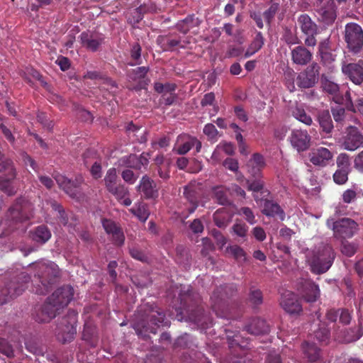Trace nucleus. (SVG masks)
Listing matches in <instances>:
<instances>
[{"label": "nucleus", "mask_w": 363, "mask_h": 363, "mask_svg": "<svg viewBox=\"0 0 363 363\" xmlns=\"http://www.w3.org/2000/svg\"><path fill=\"white\" fill-rule=\"evenodd\" d=\"M138 320L133 323V328L138 335L145 337V333H157V327L163 323L164 314L159 311L156 307L145 304L138 310Z\"/></svg>", "instance_id": "1"}, {"label": "nucleus", "mask_w": 363, "mask_h": 363, "mask_svg": "<svg viewBox=\"0 0 363 363\" xmlns=\"http://www.w3.org/2000/svg\"><path fill=\"white\" fill-rule=\"evenodd\" d=\"M306 258L311 272L315 274H321L331 267L335 254L330 245L321 243L313 250L308 251Z\"/></svg>", "instance_id": "2"}, {"label": "nucleus", "mask_w": 363, "mask_h": 363, "mask_svg": "<svg viewBox=\"0 0 363 363\" xmlns=\"http://www.w3.org/2000/svg\"><path fill=\"white\" fill-rule=\"evenodd\" d=\"M30 267L35 272V277L38 279L41 286L38 284L35 293L43 294L48 291L49 286L53 283L54 279L59 275V268L54 262H39L33 263Z\"/></svg>", "instance_id": "3"}, {"label": "nucleus", "mask_w": 363, "mask_h": 363, "mask_svg": "<svg viewBox=\"0 0 363 363\" xmlns=\"http://www.w3.org/2000/svg\"><path fill=\"white\" fill-rule=\"evenodd\" d=\"M32 211L33 206L29 201L24 199H18L9 208L6 216L11 228L25 231L28 225L23 223L30 218Z\"/></svg>", "instance_id": "4"}, {"label": "nucleus", "mask_w": 363, "mask_h": 363, "mask_svg": "<svg viewBox=\"0 0 363 363\" xmlns=\"http://www.w3.org/2000/svg\"><path fill=\"white\" fill-rule=\"evenodd\" d=\"M227 290L230 291V295H232L236 291V287L233 284L220 286L213 292L211 301L212 309L218 317L230 319L234 316L229 308L228 304L225 301V296L228 295Z\"/></svg>", "instance_id": "5"}, {"label": "nucleus", "mask_w": 363, "mask_h": 363, "mask_svg": "<svg viewBox=\"0 0 363 363\" xmlns=\"http://www.w3.org/2000/svg\"><path fill=\"white\" fill-rule=\"evenodd\" d=\"M326 224L329 228L333 230L334 237L337 239L350 238L359 230L357 223L349 218H343L337 220L334 218H329Z\"/></svg>", "instance_id": "6"}, {"label": "nucleus", "mask_w": 363, "mask_h": 363, "mask_svg": "<svg viewBox=\"0 0 363 363\" xmlns=\"http://www.w3.org/2000/svg\"><path fill=\"white\" fill-rule=\"evenodd\" d=\"M345 40L348 50L355 54L363 48V29L356 23H347L345 28Z\"/></svg>", "instance_id": "7"}, {"label": "nucleus", "mask_w": 363, "mask_h": 363, "mask_svg": "<svg viewBox=\"0 0 363 363\" xmlns=\"http://www.w3.org/2000/svg\"><path fill=\"white\" fill-rule=\"evenodd\" d=\"M297 22L301 32L306 36L304 40L305 45L315 47L317 44L315 36L318 30L317 24L306 13L300 15Z\"/></svg>", "instance_id": "8"}, {"label": "nucleus", "mask_w": 363, "mask_h": 363, "mask_svg": "<svg viewBox=\"0 0 363 363\" xmlns=\"http://www.w3.org/2000/svg\"><path fill=\"white\" fill-rule=\"evenodd\" d=\"M106 189L113 194L117 200H121L128 194V189L121 184L115 168L109 169L104 177Z\"/></svg>", "instance_id": "9"}, {"label": "nucleus", "mask_w": 363, "mask_h": 363, "mask_svg": "<svg viewBox=\"0 0 363 363\" xmlns=\"http://www.w3.org/2000/svg\"><path fill=\"white\" fill-rule=\"evenodd\" d=\"M74 296V289L69 285L63 286L57 289L55 292L48 298L50 303L55 308H58V311L67 306L72 301Z\"/></svg>", "instance_id": "10"}, {"label": "nucleus", "mask_w": 363, "mask_h": 363, "mask_svg": "<svg viewBox=\"0 0 363 363\" xmlns=\"http://www.w3.org/2000/svg\"><path fill=\"white\" fill-rule=\"evenodd\" d=\"M76 315L72 317H66L62 319V322L57 327L56 332L59 340L63 343L70 342L76 333Z\"/></svg>", "instance_id": "11"}, {"label": "nucleus", "mask_w": 363, "mask_h": 363, "mask_svg": "<svg viewBox=\"0 0 363 363\" xmlns=\"http://www.w3.org/2000/svg\"><path fill=\"white\" fill-rule=\"evenodd\" d=\"M54 178L59 186L62 188L66 194L72 198H79L78 196L80 193L79 186L83 182L82 177H77L75 181H72L62 174H57L54 175Z\"/></svg>", "instance_id": "12"}, {"label": "nucleus", "mask_w": 363, "mask_h": 363, "mask_svg": "<svg viewBox=\"0 0 363 363\" xmlns=\"http://www.w3.org/2000/svg\"><path fill=\"white\" fill-rule=\"evenodd\" d=\"M319 66L317 63H313L306 67L303 72H301L297 78V85L303 89H308L313 86L317 82L318 76Z\"/></svg>", "instance_id": "13"}, {"label": "nucleus", "mask_w": 363, "mask_h": 363, "mask_svg": "<svg viewBox=\"0 0 363 363\" xmlns=\"http://www.w3.org/2000/svg\"><path fill=\"white\" fill-rule=\"evenodd\" d=\"M341 147L352 152L363 147V135L357 128L350 126L343 138Z\"/></svg>", "instance_id": "14"}, {"label": "nucleus", "mask_w": 363, "mask_h": 363, "mask_svg": "<svg viewBox=\"0 0 363 363\" xmlns=\"http://www.w3.org/2000/svg\"><path fill=\"white\" fill-rule=\"evenodd\" d=\"M297 289L307 302H315L320 296L318 286L310 279H301Z\"/></svg>", "instance_id": "15"}, {"label": "nucleus", "mask_w": 363, "mask_h": 363, "mask_svg": "<svg viewBox=\"0 0 363 363\" xmlns=\"http://www.w3.org/2000/svg\"><path fill=\"white\" fill-rule=\"evenodd\" d=\"M291 145L298 152H303L310 147L311 136L307 130L294 129L289 138Z\"/></svg>", "instance_id": "16"}, {"label": "nucleus", "mask_w": 363, "mask_h": 363, "mask_svg": "<svg viewBox=\"0 0 363 363\" xmlns=\"http://www.w3.org/2000/svg\"><path fill=\"white\" fill-rule=\"evenodd\" d=\"M79 38L82 46L91 52L97 51L104 42L102 34L89 31L82 32Z\"/></svg>", "instance_id": "17"}, {"label": "nucleus", "mask_w": 363, "mask_h": 363, "mask_svg": "<svg viewBox=\"0 0 363 363\" xmlns=\"http://www.w3.org/2000/svg\"><path fill=\"white\" fill-rule=\"evenodd\" d=\"M30 277L28 274L23 272L21 273L18 278L17 281H12L9 284L8 288L6 289L7 294L6 296L11 298H16L27 289V284L30 281ZM4 295H6L4 291H2Z\"/></svg>", "instance_id": "18"}, {"label": "nucleus", "mask_w": 363, "mask_h": 363, "mask_svg": "<svg viewBox=\"0 0 363 363\" xmlns=\"http://www.w3.org/2000/svg\"><path fill=\"white\" fill-rule=\"evenodd\" d=\"M333 159V152L326 147H320L313 150L309 154L310 162L315 166L324 167Z\"/></svg>", "instance_id": "19"}, {"label": "nucleus", "mask_w": 363, "mask_h": 363, "mask_svg": "<svg viewBox=\"0 0 363 363\" xmlns=\"http://www.w3.org/2000/svg\"><path fill=\"white\" fill-rule=\"evenodd\" d=\"M280 305L289 314H298L302 311V306L296 295L290 291L282 295Z\"/></svg>", "instance_id": "20"}, {"label": "nucleus", "mask_w": 363, "mask_h": 363, "mask_svg": "<svg viewBox=\"0 0 363 363\" xmlns=\"http://www.w3.org/2000/svg\"><path fill=\"white\" fill-rule=\"evenodd\" d=\"M362 64V60H359L358 63L345 65L342 67V71L353 83L360 84L363 82Z\"/></svg>", "instance_id": "21"}, {"label": "nucleus", "mask_w": 363, "mask_h": 363, "mask_svg": "<svg viewBox=\"0 0 363 363\" xmlns=\"http://www.w3.org/2000/svg\"><path fill=\"white\" fill-rule=\"evenodd\" d=\"M184 195L189 206L187 207L188 213L184 216L187 217L189 214H191L195 211L197 208L199 203L200 192L199 188L194 184H189L184 187Z\"/></svg>", "instance_id": "22"}, {"label": "nucleus", "mask_w": 363, "mask_h": 363, "mask_svg": "<svg viewBox=\"0 0 363 363\" xmlns=\"http://www.w3.org/2000/svg\"><path fill=\"white\" fill-rule=\"evenodd\" d=\"M102 225L107 234L111 235L115 245H122L124 243L125 236L121 228L113 220L103 219Z\"/></svg>", "instance_id": "23"}, {"label": "nucleus", "mask_w": 363, "mask_h": 363, "mask_svg": "<svg viewBox=\"0 0 363 363\" xmlns=\"http://www.w3.org/2000/svg\"><path fill=\"white\" fill-rule=\"evenodd\" d=\"M291 60L297 65H306L313 57L312 52L303 45H298L291 50Z\"/></svg>", "instance_id": "24"}, {"label": "nucleus", "mask_w": 363, "mask_h": 363, "mask_svg": "<svg viewBox=\"0 0 363 363\" xmlns=\"http://www.w3.org/2000/svg\"><path fill=\"white\" fill-rule=\"evenodd\" d=\"M50 303L48 299L47 301L40 307L36 312L35 320L39 323H46L50 321L56 315L58 311V308H55Z\"/></svg>", "instance_id": "25"}, {"label": "nucleus", "mask_w": 363, "mask_h": 363, "mask_svg": "<svg viewBox=\"0 0 363 363\" xmlns=\"http://www.w3.org/2000/svg\"><path fill=\"white\" fill-rule=\"evenodd\" d=\"M265 165L264 157L259 153H255L247 164V172L252 177H259Z\"/></svg>", "instance_id": "26"}, {"label": "nucleus", "mask_w": 363, "mask_h": 363, "mask_svg": "<svg viewBox=\"0 0 363 363\" xmlns=\"http://www.w3.org/2000/svg\"><path fill=\"white\" fill-rule=\"evenodd\" d=\"M193 147L194 136L181 134L177 138L173 151L182 155L186 154Z\"/></svg>", "instance_id": "27"}, {"label": "nucleus", "mask_w": 363, "mask_h": 363, "mask_svg": "<svg viewBox=\"0 0 363 363\" xmlns=\"http://www.w3.org/2000/svg\"><path fill=\"white\" fill-rule=\"evenodd\" d=\"M138 189L146 199H154L158 196L156 184L147 176L143 177L138 186Z\"/></svg>", "instance_id": "28"}, {"label": "nucleus", "mask_w": 363, "mask_h": 363, "mask_svg": "<svg viewBox=\"0 0 363 363\" xmlns=\"http://www.w3.org/2000/svg\"><path fill=\"white\" fill-rule=\"evenodd\" d=\"M262 213L267 216H277L281 220L285 218V213L280 206L272 201L265 199L262 205Z\"/></svg>", "instance_id": "29"}, {"label": "nucleus", "mask_w": 363, "mask_h": 363, "mask_svg": "<svg viewBox=\"0 0 363 363\" xmlns=\"http://www.w3.org/2000/svg\"><path fill=\"white\" fill-rule=\"evenodd\" d=\"M246 330L250 334L258 335L269 333V326L264 320L255 318L246 326Z\"/></svg>", "instance_id": "30"}, {"label": "nucleus", "mask_w": 363, "mask_h": 363, "mask_svg": "<svg viewBox=\"0 0 363 363\" xmlns=\"http://www.w3.org/2000/svg\"><path fill=\"white\" fill-rule=\"evenodd\" d=\"M233 213L225 207L218 209L213 214V220L218 228H225L231 221Z\"/></svg>", "instance_id": "31"}, {"label": "nucleus", "mask_w": 363, "mask_h": 363, "mask_svg": "<svg viewBox=\"0 0 363 363\" xmlns=\"http://www.w3.org/2000/svg\"><path fill=\"white\" fill-rule=\"evenodd\" d=\"M322 86L325 91L333 96V99L335 103L343 104V95L340 94V87L336 83L326 79L322 82Z\"/></svg>", "instance_id": "32"}, {"label": "nucleus", "mask_w": 363, "mask_h": 363, "mask_svg": "<svg viewBox=\"0 0 363 363\" xmlns=\"http://www.w3.org/2000/svg\"><path fill=\"white\" fill-rule=\"evenodd\" d=\"M303 358L310 362H317L320 357V350L314 344L305 342L302 345Z\"/></svg>", "instance_id": "33"}, {"label": "nucleus", "mask_w": 363, "mask_h": 363, "mask_svg": "<svg viewBox=\"0 0 363 363\" xmlns=\"http://www.w3.org/2000/svg\"><path fill=\"white\" fill-rule=\"evenodd\" d=\"M5 172V175L0 176V189L8 195H13L16 190L12 186V181L16 176V169L14 168V176L12 178L10 172Z\"/></svg>", "instance_id": "34"}, {"label": "nucleus", "mask_w": 363, "mask_h": 363, "mask_svg": "<svg viewBox=\"0 0 363 363\" xmlns=\"http://www.w3.org/2000/svg\"><path fill=\"white\" fill-rule=\"evenodd\" d=\"M189 318L202 328H208L211 325V318L204 313V311L200 308H197L196 310L190 315Z\"/></svg>", "instance_id": "35"}, {"label": "nucleus", "mask_w": 363, "mask_h": 363, "mask_svg": "<svg viewBox=\"0 0 363 363\" xmlns=\"http://www.w3.org/2000/svg\"><path fill=\"white\" fill-rule=\"evenodd\" d=\"M201 21L198 18H196L194 15L188 16L184 20L179 21L177 24V29L186 34L189 30L195 27H198L200 25Z\"/></svg>", "instance_id": "36"}, {"label": "nucleus", "mask_w": 363, "mask_h": 363, "mask_svg": "<svg viewBox=\"0 0 363 363\" xmlns=\"http://www.w3.org/2000/svg\"><path fill=\"white\" fill-rule=\"evenodd\" d=\"M317 12L321 18V21L325 23H330L335 18V13L333 3L328 2L326 5H324L318 9Z\"/></svg>", "instance_id": "37"}, {"label": "nucleus", "mask_w": 363, "mask_h": 363, "mask_svg": "<svg viewBox=\"0 0 363 363\" xmlns=\"http://www.w3.org/2000/svg\"><path fill=\"white\" fill-rule=\"evenodd\" d=\"M260 177L261 176L259 177H254L255 179L253 181L247 180L246 182L247 190L253 192V197L257 203L262 201V199H260L256 194L258 192L262 194V190L264 186V182Z\"/></svg>", "instance_id": "38"}, {"label": "nucleus", "mask_w": 363, "mask_h": 363, "mask_svg": "<svg viewBox=\"0 0 363 363\" xmlns=\"http://www.w3.org/2000/svg\"><path fill=\"white\" fill-rule=\"evenodd\" d=\"M32 239L40 243L46 242L51 237V233L45 225L37 227L31 233Z\"/></svg>", "instance_id": "39"}, {"label": "nucleus", "mask_w": 363, "mask_h": 363, "mask_svg": "<svg viewBox=\"0 0 363 363\" xmlns=\"http://www.w3.org/2000/svg\"><path fill=\"white\" fill-rule=\"evenodd\" d=\"M264 45V38L262 36V34L261 32H257L256 33V35L251 43V44L247 48L246 52L244 54V57L247 58L252 55H254L255 52H257L258 50H259Z\"/></svg>", "instance_id": "40"}, {"label": "nucleus", "mask_w": 363, "mask_h": 363, "mask_svg": "<svg viewBox=\"0 0 363 363\" xmlns=\"http://www.w3.org/2000/svg\"><path fill=\"white\" fill-rule=\"evenodd\" d=\"M318 118L323 130L326 133H331L333 129V125L329 111L328 110L320 111Z\"/></svg>", "instance_id": "41"}, {"label": "nucleus", "mask_w": 363, "mask_h": 363, "mask_svg": "<svg viewBox=\"0 0 363 363\" xmlns=\"http://www.w3.org/2000/svg\"><path fill=\"white\" fill-rule=\"evenodd\" d=\"M129 211L142 222L146 221L150 216L147 206L142 202L135 204Z\"/></svg>", "instance_id": "42"}, {"label": "nucleus", "mask_w": 363, "mask_h": 363, "mask_svg": "<svg viewBox=\"0 0 363 363\" xmlns=\"http://www.w3.org/2000/svg\"><path fill=\"white\" fill-rule=\"evenodd\" d=\"M231 230L233 235L241 238L243 240H246L249 227L245 223L241 220H236L235 223L231 228Z\"/></svg>", "instance_id": "43"}, {"label": "nucleus", "mask_w": 363, "mask_h": 363, "mask_svg": "<svg viewBox=\"0 0 363 363\" xmlns=\"http://www.w3.org/2000/svg\"><path fill=\"white\" fill-rule=\"evenodd\" d=\"M292 116L300 122L311 125L313 123L311 117L306 113L304 108L296 106L291 109Z\"/></svg>", "instance_id": "44"}, {"label": "nucleus", "mask_w": 363, "mask_h": 363, "mask_svg": "<svg viewBox=\"0 0 363 363\" xmlns=\"http://www.w3.org/2000/svg\"><path fill=\"white\" fill-rule=\"evenodd\" d=\"M336 164L337 169H345L346 171H351L350 157L349 155L345 152L340 153L336 158Z\"/></svg>", "instance_id": "45"}, {"label": "nucleus", "mask_w": 363, "mask_h": 363, "mask_svg": "<svg viewBox=\"0 0 363 363\" xmlns=\"http://www.w3.org/2000/svg\"><path fill=\"white\" fill-rule=\"evenodd\" d=\"M158 44L161 45V47L164 50H167L180 45V40L177 39H171L165 36H159L157 39Z\"/></svg>", "instance_id": "46"}, {"label": "nucleus", "mask_w": 363, "mask_h": 363, "mask_svg": "<svg viewBox=\"0 0 363 363\" xmlns=\"http://www.w3.org/2000/svg\"><path fill=\"white\" fill-rule=\"evenodd\" d=\"M227 251L230 253L238 262H243L246 260V253L244 250L238 245H231L227 248Z\"/></svg>", "instance_id": "47"}, {"label": "nucleus", "mask_w": 363, "mask_h": 363, "mask_svg": "<svg viewBox=\"0 0 363 363\" xmlns=\"http://www.w3.org/2000/svg\"><path fill=\"white\" fill-rule=\"evenodd\" d=\"M10 172L11 178L14 176V167L11 160L4 157L0 151V172Z\"/></svg>", "instance_id": "48"}, {"label": "nucleus", "mask_w": 363, "mask_h": 363, "mask_svg": "<svg viewBox=\"0 0 363 363\" xmlns=\"http://www.w3.org/2000/svg\"><path fill=\"white\" fill-rule=\"evenodd\" d=\"M214 196L218 203L225 205L228 203L226 189L223 186H217L213 189Z\"/></svg>", "instance_id": "49"}, {"label": "nucleus", "mask_w": 363, "mask_h": 363, "mask_svg": "<svg viewBox=\"0 0 363 363\" xmlns=\"http://www.w3.org/2000/svg\"><path fill=\"white\" fill-rule=\"evenodd\" d=\"M225 331H226V336H227V339L229 342L230 347H234L235 351L241 350L242 346L240 345V335L239 333H233V332H230L227 330Z\"/></svg>", "instance_id": "50"}, {"label": "nucleus", "mask_w": 363, "mask_h": 363, "mask_svg": "<svg viewBox=\"0 0 363 363\" xmlns=\"http://www.w3.org/2000/svg\"><path fill=\"white\" fill-rule=\"evenodd\" d=\"M203 132L207 136L208 140L212 142L217 141L218 131L217 130L213 124L207 123L206 125H205Z\"/></svg>", "instance_id": "51"}, {"label": "nucleus", "mask_w": 363, "mask_h": 363, "mask_svg": "<svg viewBox=\"0 0 363 363\" xmlns=\"http://www.w3.org/2000/svg\"><path fill=\"white\" fill-rule=\"evenodd\" d=\"M141 52L142 48L138 43H135L133 45L130 50V57L134 61L130 65H140L142 62L141 60Z\"/></svg>", "instance_id": "52"}, {"label": "nucleus", "mask_w": 363, "mask_h": 363, "mask_svg": "<svg viewBox=\"0 0 363 363\" xmlns=\"http://www.w3.org/2000/svg\"><path fill=\"white\" fill-rule=\"evenodd\" d=\"M350 172L345 169H337L333 174V180L335 183L339 185L345 184L348 180V174Z\"/></svg>", "instance_id": "53"}, {"label": "nucleus", "mask_w": 363, "mask_h": 363, "mask_svg": "<svg viewBox=\"0 0 363 363\" xmlns=\"http://www.w3.org/2000/svg\"><path fill=\"white\" fill-rule=\"evenodd\" d=\"M283 39L288 45H296L300 43L296 35L289 28H285Z\"/></svg>", "instance_id": "54"}, {"label": "nucleus", "mask_w": 363, "mask_h": 363, "mask_svg": "<svg viewBox=\"0 0 363 363\" xmlns=\"http://www.w3.org/2000/svg\"><path fill=\"white\" fill-rule=\"evenodd\" d=\"M238 214L244 216L246 221L250 225H254L257 222L253 211L249 207H242Z\"/></svg>", "instance_id": "55"}, {"label": "nucleus", "mask_w": 363, "mask_h": 363, "mask_svg": "<svg viewBox=\"0 0 363 363\" xmlns=\"http://www.w3.org/2000/svg\"><path fill=\"white\" fill-rule=\"evenodd\" d=\"M122 161L128 167L140 169L138 157L135 155L124 157H123Z\"/></svg>", "instance_id": "56"}, {"label": "nucleus", "mask_w": 363, "mask_h": 363, "mask_svg": "<svg viewBox=\"0 0 363 363\" xmlns=\"http://www.w3.org/2000/svg\"><path fill=\"white\" fill-rule=\"evenodd\" d=\"M330 50V41L328 38L324 39L319 43L318 52L322 58L325 60L326 56H330L331 53L329 52Z\"/></svg>", "instance_id": "57"}, {"label": "nucleus", "mask_w": 363, "mask_h": 363, "mask_svg": "<svg viewBox=\"0 0 363 363\" xmlns=\"http://www.w3.org/2000/svg\"><path fill=\"white\" fill-rule=\"evenodd\" d=\"M357 251L356 246L351 242L345 241L342 242L341 252L343 255L347 257H352Z\"/></svg>", "instance_id": "58"}, {"label": "nucleus", "mask_w": 363, "mask_h": 363, "mask_svg": "<svg viewBox=\"0 0 363 363\" xmlns=\"http://www.w3.org/2000/svg\"><path fill=\"white\" fill-rule=\"evenodd\" d=\"M332 113L335 121L337 123L343 122L347 117L345 108L340 106L332 108Z\"/></svg>", "instance_id": "59"}, {"label": "nucleus", "mask_w": 363, "mask_h": 363, "mask_svg": "<svg viewBox=\"0 0 363 363\" xmlns=\"http://www.w3.org/2000/svg\"><path fill=\"white\" fill-rule=\"evenodd\" d=\"M279 5L277 3L272 4L269 8L264 12V19L269 23L278 11Z\"/></svg>", "instance_id": "60"}, {"label": "nucleus", "mask_w": 363, "mask_h": 363, "mask_svg": "<svg viewBox=\"0 0 363 363\" xmlns=\"http://www.w3.org/2000/svg\"><path fill=\"white\" fill-rule=\"evenodd\" d=\"M250 301L255 305H259L262 303V294L260 290L252 289L250 294Z\"/></svg>", "instance_id": "61"}, {"label": "nucleus", "mask_w": 363, "mask_h": 363, "mask_svg": "<svg viewBox=\"0 0 363 363\" xmlns=\"http://www.w3.org/2000/svg\"><path fill=\"white\" fill-rule=\"evenodd\" d=\"M0 352L7 357H11L13 354L12 347L4 338L0 337Z\"/></svg>", "instance_id": "62"}, {"label": "nucleus", "mask_w": 363, "mask_h": 363, "mask_svg": "<svg viewBox=\"0 0 363 363\" xmlns=\"http://www.w3.org/2000/svg\"><path fill=\"white\" fill-rule=\"evenodd\" d=\"M130 254L133 258L140 262H146L148 260L147 256L143 252L136 247L130 248Z\"/></svg>", "instance_id": "63"}, {"label": "nucleus", "mask_w": 363, "mask_h": 363, "mask_svg": "<svg viewBox=\"0 0 363 363\" xmlns=\"http://www.w3.org/2000/svg\"><path fill=\"white\" fill-rule=\"evenodd\" d=\"M342 201L346 203H351L357 199V192L352 189L345 191L342 195Z\"/></svg>", "instance_id": "64"}]
</instances>
